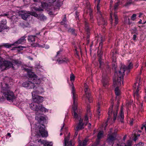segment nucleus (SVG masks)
Masks as SVG:
<instances>
[{
	"label": "nucleus",
	"instance_id": "1",
	"mask_svg": "<svg viewBox=\"0 0 146 146\" xmlns=\"http://www.w3.org/2000/svg\"><path fill=\"white\" fill-rule=\"evenodd\" d=\"M28 82H25L22 84V86L29 89H33L35 86V84H39L40 80L33 73L29 72V74Z\"/></svg>",
	"mask_w": 146,
	"mask_h": 146
},
{
	"label": "nucleus",
	"instance_id": "2",
	"mask_svg": "<svg viewBox=\"0 0 146 146\" xmlns=\"http://www.w3.org/2000/svg\"><path fill=\"white\" fill-rule=\"evenodd\" d=\"M133 66V64L132 62L129 63L127 66L125 65H122L120 68V69L118 72L116 71L115 72L114 76H118L117 79L118 85L120 84V80L122 79L125 75V72L126 71V73L128 74L129 73L130 70L132 69Z\"/></svg>",
	"mask_w": 146,
	"mask_h": 146
},
{
	"label": "nucleus",
	"instance_id": "3",
	"mask_svg": "<svg viewBox=\"0 0 146 146\" xmlns=\"http://www.w3.org/2000/svg\"><path fill=\"white\" fill-rule=\"evenodd\" d=\"M141 81L140 78L138 77L136 79V82L134 83V85L133 86L134 88L133 91V95L135 99H136L137 100H139L140 98L139 93L140 92H139L141 89Z\"/></svg>",
	"mask_w": 146,
	"mask_h": 146
},
{
	"label": "nucleus",
	"instance_id": "4",
	"mask_svg": "<svg viewBox=\"0 0 146 146\" xmlns=\"http://www.w3.org/2000/svg\"><path fill=\"white\" fill-rule=\"evenodd\" d=\"M74 111V117L76 121L78 120V123L76 124V126H75V130L79 131L84 128V126L85 123H83V119H82L81 116L80 115H78L77 113Z\"/></svg>",
	"mask_w": 146,
	"mask_h": 146
},
{
	"label": "nucleus",
	"instance_id": "5",
	"mask_svg": "<svg viewBox=\"0 0 146 146\" xmlns=\"http://www.w3.org/2000/svg\"><path fill=\"white\" fill-rule=\"evenodd\" d=\"M5 85V88L2 87L3 90L5 91L3 92V95L7 100L12 101L15 98L14 94L12 91L8 89V85L6 84Z\"/></svg>",
	"mask_w": 146,
	"mask_h": 146
},
{
	"label": "nucleus",
	"instance_id": "6",
	"mask_svg": "<svg viewBox=\"0 0 146 146\" xmlns=\"http://www.w3.org/2000/svg\"><path fill=\"white\" fill-rule=\"evenodd\" d=\"M30 108L34 111H41L48 112V110L42 106V105H36L35 103H33L30 104Z\"/></svg>",
	"mask_w": 146,
	"mask_h": 146
},
{
	"label": "nucleus",
	"instance_id": "7",
	"mask_svg": "<svg viewBox=\"0 0 146 146\" xmlns=\"http://www.w3.org/2000/svg\"><path fill=\"white\" fill-rule=\"evenodd\" d=\"M101 0H95V2L97 4V9H98V13L97 14L98 15L99 17V21L101 22L100 24L99 23V25L102 24L103 25H104L106 24V21L103 17L100 11H99L98 10V5L100 4Z\"/></svg>",
	"mask_w": 146,
	"mask_h": 146
},
{
	"label": "nucleus",
	"instance_id": "8",
	"mask_svg": "<svg viewBox=\"0 0 146 146\" xmlns=\"http://www.w3.org/2000/svg\"><path fill=\"white\" fill-rule=\"evenodd\" d=\"M2 58L1 57H0V69L4 68L3 67H4L5 69L6 68H9L11 67H12V63L10 61L5 60L3 63L2 62Z\"/></svg>",
	"mask_w": 146,
	"mask_h": 146
},
{
	"label": "nucleus",
	"instance_id": "9",
	"mask_svg": "<svg viewBox=\"0 0 146 146\" xmlns=\"http://www.w3.org/2000/svg\"><path fill=\"white\" fill-rule=\"evenodd\" d=\"M32 94L33 100L35 103L39 104L43 102V98L40 96L37 95L35 92H32Z\"/></svg>",
	"mask_w": 146,
	"mask_h": 146
},
{
	"label": "nucleus",
	"instance_id": "10",
	"mask_svg": "<svg viewBox=\"0 0 146 146\" xmlns=\"http://www.w3.org/2000/svg\"><path fill=\"white\" fill-rule=\"evenodd\" d=\"M118 78V76H115L113 79V86L115 87L117 86L115 89V91L116 95L118 96L120 94V91L119 88L118 87L121 85V82H120V84L119 85H118L117 79ZM121 80H120V81Z\"/></svg>",
	"mask_w": 146,
	"mask_h": 146
},
{
	"label": "nucleus",
	"instance_id": "11",
	"mask_svg": "<svg viewBox=\"0 0 146 146\" xmlns=\"http://www.w3.org/2000/svg\"><path fill=\"white\" fill-rule=\"evenodd\" d=\"M117 134L116 132H114L112 134H109L108 135L107 141L109 143H112L117 139Z\"/></svg>",
	"mask_w": 146,
	"mask_h": 146
},
{
	"label": "nucleus",
	"instance_id": "12",
	"mask_svg": "<svg viewBox=\"0 0 146 146\" xmlns=\"http://www.w3.org/2000/svg\"><path fill=\"white\" fill-rule=\"evenodd\" d=\"M45 126L42 124L39 128V131L41 136L42 137H46L48 135L47 131L45 130Z\"/></svg>",
	"mask_w": 146,
	"mask_h": 146
},
{
	"label": "nucleus",
	"instance_id": "13",
	"mask_svg": "<svg viewBox=\"0 0 146 146\" xmlns=\"http://www.w3.org/2000/svg\"><path fill=\"white\" fill-rule=\"evenodd\" d=\"M84 85V91L86 94V98L88 100L90 103H91L92 101V98L91 96L87 84L85 83Z\"/></svg>",
	"mask_w": 146,
	"mask_h": 146
},
{
	"label": "nucleus",
	"instance_id": "14",
	"mask_svg": "<svg viewBox=\"0 0 146 146\" xmlns=\"http://www.w3.org/2000/svg\"><path fill=\"white\" fill-rule=\"evenodd\" d=\"M36 119L40 123H43L44 122H46V118L44 116L39 114L38 112H36Z\"/></svg>",
	"mask_w": 146,
	"mask_h": 146
},
{
	"label": "nucleus",
	"instance_id": "15",
	"mask_svg": "<svg viewBox=\"0 0 146 146\" xmlns=\"http://www.w3.org/2000/svg\"><path fill=\"white\" fill-rule=\"evenodd\" d=\"M72 94L73 98V110L76 109V107L75 103V101L76 100L77 97V95L76 94V92L75 88L73 84H72Z\"/></svg>",
	"mask_w": 146,
	"mask_h": 146
},
{
	"label": "nucleus",
	"instance_id": "16",
	"mask_svg": "<svg viewBox=\"0 0 146 146\" xmlns=\"http://www.w3.org/2000/svg\"><path fill=\"white\" fill-rule=\"evenodd\" d=\"M6 21L5 20H3L0 22V32L2 31L5 29H7V27L6 26Z\"/></svg>",
	"mask_w": 146,
	"mask_h": 146
},
{
	"label": "nucleus",
	"instance_id": "17",
	"mask_svg": "<svg viewBox=\"0 0 146 146\" xmlns=\"http://www.w3.org/2000/svg\"><path fill=\"white\" fill-rule=\"evenodd\" d=\"M58 58L57 60V61L59 64L63 63L64 62L67 63L69 61V59L64 57H58Z\"/></svg>",
	"mask_w": 146,
	"mask_h": 146
},
{
	"label": "nucleus",
	"instance_id": "18",
	"mask_svg": "<svg viewBox=\"0 0 146 146\" xmlns=\"http://www.w3.org/2000/svg\"><path fill=\"white\" fill-rule=\"evenodd\" d=\"M109 78L107 76L103 75L102 76V82L105 87L108 84Z\"/></svg>",
	"mask_w": 146,
	"mask_h": 146
},
{
	"label": "nucleus",
	"instance_id": "19",
	"mask_svg": "<svg viewBox=\"0 0 146 146\" xmlns=\"http://www.w3.org/2000/svg\"><path fill=\"white\" fill-rule=\"evenodd\" d=\"M26 38V36H24L21 37L17 41H16L14 43H15V45H16V44H22L25 43L26 41V40L25 39Z\"/></svg>",
	"mask_w": 146,
	"mask_h": 146
},
{
	"label": "nucleus",
	"instance_id": "20",
	"mask_svg": "<svg viewBox=\"0 0 146 146\" xmlns=\"http://www.w3.org/2000/svg\"><path fill=\"white\" fill-rule=\"evenodd\" d=\"M84 24L85 26V29L88 35L87 36V38H89V35L90 32V28L89 27V24L87 21H85L84 22Z\"/></svg>",
	"mask_w": 146,
	"mask_h": 146
},
{
	"label": "nucleus",
	"instance_id": "21",
	"mask_svg": "<svg viewBox=\"0 0 146 146\" xmlns=\"http://www.w3.org/2000/svg\"><path fill=\"white\" fill-rule=\"evenodd\" d=\"M118 120L122 123L124 122V113L122 110L120 111V113L118 117Z\"/></svg>",
	"mask_w": 146,
	"mask_h": 146
},
{
	"label": "nucleus",
	"instance_id": "22",
	"mask_svg": "<svg viewBox=\"0 0 146 146\" xmlns=\"http://www.w3.org/2000/svg\"><path fill=\"white\" fill-rule=\"evenodd\" d=\"M35 36L30 35L28 36V40L29 42L32 44H33L35 40Z\"/></svg>",
	"mask_w": 146,
	"mask_h": 146
},
{
	"label": "nucleus",
	"instance_id": "23",
	"mask_svg": "<svg viewBox=\"0 0 146 146\" xmlns=\"http://www.w3.org/2000/svg\"><path fill=\"white\" fill-rule=\"evenodd\" d=\"M11 63H12V68H13V65H20L21 64V62L19 60H12Z\"/></svg>",
	"mask_w": 146,
	"mask_h": 146
},
{
	"label": "nucleus",
	"instance_id": "24",
	"mask_svg": "<svg viewBox=\"0 0 146 146\" xmlns=\"http://www.w3.org/2000/svg\"><path fill=\"white\" fill-rule=\"evenodd\" d=\"M113 107V105H111L110 107L109 108L108 111V119H110L112 115L113 112L112 109Z\"/></svg>",
	"mask_w": 146,
	"mask_h": 146
},
{
	"label": "nucleus",
	"instance_id": "25",
	"mask_svg": "<svg viewBox=\"0 0 146 146\" xmlns=\"http://www.w3.org/2000/svg\"><path fill=\"white\" fill-rule=\"evenodd\" d=\"M20 15H21L22 19L24 20H26L27 18L30 16V14L27 13H25L22 14H20Z\"/></svg>",
	"mask_w": 146,
	"mask_h": 146
},
{
	"label": "nucleus",
	"instance_id": "26",
	"mask_svg": "<svg viewBox=\"0 0 146 146\" xmlns=\"http://www.w3.org/2000/svg\"><path fill=\"white\" fill-rule=\"evenodd\" d=\"M64 17L62 19V21L60 22V24L61 25H64V27L66 28L67 27V25L66 24V15H64Z\"/></svg>",
	"mask_w": 146,
	"mask_h": 146
},
{
	"label": "nucleus",
	"instance_id": "27",
	"mask_svg": "<svg viewBox=\"0 0 146 146\" xmlns=\"http://www.w3.org/2000/svg\"><path fill=\"white\" fill-rule=\"evenodd\" d=\"M13 11H11L6 13H3L2 14V15L3 16H7L8 18H10L11 15L13 14Z\"/></svg>",
	"mask_w": 146,
	"mask_h": 146
},
{
	"label": "nucleus",
	"instance_id": "28",
	"mask_svg": "<svg viewBox=\"0 0 146 146\" xmlns=\"http://www.w3.org/2000/svg\"><path fill=\"white\" fill-rule=\"evenodd\" d=\"M33 92H35L36 94H40L44 92L43 89L42 87H40L38 88V90L36 91H33Z\"/></svg>",
	"mask_w": 146,
	"mask_h": 146
},
{
	"label": "nucleus",
	"instance_id": "29",
	"mask_svg": "<svg viewBox=\"0 0 146 146\" xmlns=\"http://www.w3.org/2000/svg\"><path fill=\"white\" fill-rule=\"evenodd\" d=\"M38 19L41 21L46 20V17L43 14H39Z\"/></svg>",
	"mask_w": 146,
	"mask_h": 146
},
{
	"label": "nucleus",
	"instance_id": "30",
	"mask_svg": "<svg viewBox=\"0 0 146 146\" xmlns=\"http://www.w3.org/2000/svg\"><path fill=\"white\" fill-rule=\"evenodd\" d=\"M15 45V43H14L13 44H10L9 43H3L1 46V48L2 46H4L6 48H8L11 47L12 46Z\"/></svg>",
	"mask_w": 146,
	"mask_h": 146
},
{
	"label": "nucleus",
	"instance_id": "31",
	"mask_svg": "<svg viewBox=\"0 0 146 146\" xmlns=\"http://www.w3.org/2000/svg\"><path fill=\"white\" fill-rule=\"evenodd\" d=\"M118 106L115 107V111L113 112V120L115 121L117 117V113L118 111Z\"/></svg>",
	"mask_w": 146,
	"mask_h": 146
},
{
	"label": "nucleus",
	"instance_id": "32",
	"mask_svg": "<svg viewBox=\"0 0 146 146\" xmlns=\"http://www.w3.org/2000/svg\"><path fill=\"white\" fill-rule=\"evenodd\" d=\"M104 132L103 131H100L98 132L97 135V138L98 139H101L103 137Z\"/></svg>",
	"mask_w": 146,
	"mask_h": 146
},
{
	"label": "nucleus",
	"instance_id": "33",
	"mask_svg": "<svg viewBox=\"0 0 146 146\" xmlns=\"http://www.w3.org/2000/svg\"><path fill=\"white\" fill-rule=\"evenodd\" d=\"M133 3V0H127L126 3L124 5L125 7H128Z\"/></svg>",
	"mask_w": 146,
	"mask_h": 146
},
{
	"label": "nucleus",
	"instance_id": "34",
	"mask_svg": "<svg viewBox=\"0 0 146 146\" xmlns=\"http://www.w3.org/2000/svg\"><path fill=\"white\" fill-rule=\"evenodd\" d=\"M68 31L74 35L76 36V33L75 31L73 29L70 28L68 29Z\"/></svg>",
	"mask_w": 146,
	"mask_h": 146
},
{
	"label": "nucleus",
	"instance_id": "35",
	"mask_svg": "<svg viewBox=\"0 0 146 146\" xmlns=\"http://www.w3.org/2000/svg\"><path fill=\"white\" fill-rule=\"evenodd\" d=\"M87 141L84 140L82 142L80 141L79 142V146H85L87 143Z\"/></svg>",
	"mask_w": 146,
	"mask_h": 146
},
{
	"label": "nucleus",
	"instance_id": "36",
	"mask_svg": "<svg viewBox=\"0 0 146 146\" xmlns=\"http://www.w3.org/2000/svg\"><path fill=\"white\" fill-rule=\"evenodd\" d=\"M114 17L115 18V25H116L118 22V17L116 13H114Z\"/></svg>",
	"mask_w": 146,
	"mask_h": 146
},
{
	"label": "nucleus",
	"instance_id": "37",
	"mask_svg": "<svg viewBox=\"0 0 146 146\" xmlns=\"http://www.w3.org/2000/svg\"><path fill=\"white\" fill-rule=\"evenodd\" d=\"M69 138L67 137H66L64 138V146H66L67 144H68V143H69Z\"/></svg>",
	"mask_w": 146,
	"mask_h": 146
},
{
	"label": "nucleus",
	"instance_id": "38",
	"mask_svg": "<svg viewBox=\"0 0 146 146\" xmlns=\"http://www.w3.org/2000/svg\"><path fill=\"white\" fill-rule=\"evenodd\" d=\"M70 80L71 82L74 81L75 80V76L72 73H71L70 75Z\"/></svg>",
	"mask_w": 146,
	"mask_h": 146
},
{
	"label": "nucleus",
	"instance_id": "39",
	"mask_svg": "<svg viewBox=\"0 0 146 146\" xmlns=\"http://www.w3.org/2000/svg\"><path fill=\"white\" fill-rule=\"evenodd\" d=\"M13 13L12 14H12V15H11V16H10V18H9L10 19H12L13 21H14V20H15V18H16V16L15 15H14L15 14V12H13Z\"/></svg>",
	"mask_w": 146,
	"mask_h": 146
},
{
	"label": "nucleus",
	"instance_id": "40",
	"mask_svg": "<svg viewBox=\"0 0 146 146\" xmlns=\"http://www.w3.org/2000/svg\"><path fill=\"white\" fill-rule=\"evenodd\" d=\"M88 117L87 115H86L85 116L84 118V120L86 121V122L84 123H85V125H87L88 123Z\"/></svg>",
	"mask_w": 146,
	"mask_h": 146
},
{
	"label": "nucleus",
	"instance_id": "41",
	"mask_svg": "<svg viewBox=\"0 0 146 146\" xmlns=\"http://www.w3.org/2000/svg\"><path fill=\"white\" fill-rule=\"evenodd\" d=\"M120 1H119L118 0L117 2L115 3V4L114 6V9H117L118 6L119 5V3Z\"/></svg>",
	"mask_w": 146,
	"mask_h": 146
},
{
	"label": "nucleus",
	"instance_id": "42",
	"mask_svg": "<svg viewBox=\"0 0 146 146\" xmlns=\"http://www.w3.org/2000/svg\"><path fill=\"white\" fill-rule=\"evenodd\" d=\"M144 144V143L140 142L137 144H135L134 146H143Z\"/></svg>",
	"mask_w": 146,
	"mask_h": 146
},
{
	"label": "nucleus",
	"instance_id": "43",
	"mask_svg": "<svg viewBox=\"0 0 146 146\" xmlns=\"http://www.w3.org/2000/svg\"><path fill=\"white\" fill-rule=\"evenodd\" d=\"M111 68L109 66H107L106 67V72L108 73H109L111 71Z\"/></svg>",
	"mask_w": 146,
	"mask_h": 146
},
{
	"label": "nucleus",
	"instance_id": "44",
	"mask_svg": "<svg viewBox=\"0 0 146 146\" xmlns=\"http://www.w3.org/2000/svg\"><path fill=\"white\" fill-rule=\"evenodd\" d=\"M42 143L44 144H46L47 146H52L51 143H50L48 142L46 143V141L44 140L42 141Z\"/></svg>",
	"mask_w": 146,
	"mask_h": 146
},
{
	"label": "nucleus",
	"instance_id": "45",
	"mask_svg": "<svg viewBox=\"0 0 146 146\" xmlns=\"http://www.w3.org/2000/svg\"><path fill=\"white\" fill-rule=\"evenodd\" d=\"M98 56L99 57V63H100V68H101V66L102 64V62H101V57H102L101 54H98Z\"/></svg>",
	"mask_w": 146,
	"mask_h": 146
},
{
	"label": "nucleus",
	"instance_id": "46",
	"mask_svg": "<svg viewBox=\"0 0 146 146\" xmlns=\"http://www.w3.org/2000/svg\"><path fill=\"white\" fill-rule=\"evenodd\" d=\"M100 109L99 107H98V108L97 110V113H98V117L99 118L100 116Z\"/></svg>",
	"mask_w": 146,
	"mask_h": 146
},
{
	"label": "nucleus",
	"instance_id": "47",
	"mask_svg": "<svg viewBox=\"0 0 146 146\" xmlns=\"http://www.w3.org/2000/svg\"><path fill=\"white\" fill-rule=\"evenodd\" d=\"M136 14H133L131 17V19L133 21H135L136 18Z\"/></svg>",
	"mask_w": 146,
	"mask_h": 146
},
{
	"label": "nucleus",
	"instance_id": "48",
	"mask_svg": "<svg viewBox=\"0 0 146 146\" xmlns=\"http://www.w3.org/2000/svg\"><path fill=\"white\" fill-rule=\"evenodd\" d=\"M112 66L113 69L115 70L117 67V63L116 62L113 63Z\"/></svg>",
	"mask_w": 146,
	"mask_h": 146
},
{
	"label": "nucleus",
	"instance_id": "49",
	"mask_svg": "<svg viewBox=\"0 0 146 146\" xmlns=\"http://www.w3.org/2000/svg\"><path fill=\"white\" fill-rule=\"evenodd\" d=\"M132 142L130 140H128L126 144V146H131Z\"/></svg>",
	"mask_w": 146,
	"mask_h": 146
},
{
	"label": "nucleus",
	"instance_id": "50",
	"mask_svg": "<svg viewBox=\"0 0 146 146\" xmlns=\"http://www.w3.org/2000/svg\"><path fill=\"white\" fill-rule=\"evenodd\" d=\"M79 13L77 11L75 12V17L76 20H79Z\"/></svg>",
	"mask_w": 146,
	"mask_h": 146
},
{
	"label": "nucleus",
	"instance_id": "51",
	"mask_svg": "<svg viewBox=\"0 0 146 146\" xmlns=\"http://www.w3.org/2000/svg\"><path fill=\"white\" fill-rule=\"evenodd\" d=\"M31 15L34 17H37V18L38 17L39 15L37 14V13L35 12H31Z\"/></svg>",
	"mask_w": 146,
	"mask_h": 146
},
{
	"label": "nucleus",
	"instance_id": "52",
	"mask_svg": "<svg viewBox=\"0 0 146 146\" xmlns=\"http://www.w3.org/2000/svg\"><path fill=\"white\" fill-rule=\"evenodd\" d=\"M62 52V50H60L57 52V54L56 55V57L57 58L58 57L60 56V55L61 54V53Z\"/></svg>",
	"mask_w": 146,
	"mask_h": 146
},
{
	"label": "nucleus",
	"instance_id": "53",
	"mask_svg": "<svg viewBox=\"0 0 146 146\" xmlns=\"http://www.w3.org/2000/svg\"><path fill=\"white\" fill-rule=\"evenodd\" d=\"M25 48V47L24 46H15V48H19V49H21L23 48Z\"/></svg>",
	"mask_w": 146,
	"mask_h": 146
},
{
	"label": "nucleus",
	"instance_id": "54",
	"mask_svg": "<svg viewBox=\"0 0 146 146\" xmlns=\"http://www.w3.org/2000/svg\"><path fill=\"white\" fill-rule=\"evenodd\" d=\"M100 139H98L97 138V139H96V145H98L100 142Z\"/></svg>",
	"mask_w": 146,
	"mask_h": 146
},
{
	"label": "nucleus",
	"instance_id": "55",
	"mask_svg": "<svg viewBox=\"0 0 146 146\" xmlns=\"http://www.w3.org/2000/svg\"><path fill=\"white\" fill-rule=\"evenodd\" d=\"M102 42H103V41H102V39H101V42H100V43H99V47H100V48H102Z\"/></svg>",
	"mask_w": 146,
	"mask_h": 146
},
{
	"label": "nucleus",
	"instance_id": "56",
	"mask_svg": "<svg viewBox=\"0 0 146 146\" xmlns=\"http://www.w3.org/2000/svg\"><path fill=\"white\" fill-rule=\"evenodd\" d=\"M116 61V59L115 57L114 56L112 58V62L113 63L115 62Z\"/></svg>",
	"mask_w": 146,
	"mask_h": 146
},
{
	"label": "nucleus",
	"instance_id": "57",
	"mask_svg": "<svg viewBox=\"0 0 146 146\" xmlns=\"http://www.w3.org/2000/svg\"><path fill=\"white\" fill-rule=\"evenodd\" d=\"M66 146H73L71 141H70L69 143L67 144Z\"/></svg>",
	"mask_w": 146,
	"mask_h": 146
},
{
	"label": "nucleus",
	"instance_id": "58",
	"mask_svg": "<svg viewBox=\"0 0 146 146\" xmlns=\"http://www.w3.org/2000/svg\"><path fill=\"white\" fill-rule=\"evenodd\" d=\"M133 121L134 120L133 119H131L130 121V123L131 125H132L133 124Z\"/></svg>",
	"mask_w": 146,
	"mask_h": 146
},
{
	"label": "nucleus",
	"instance_id": "59",
	"mask_svg": "<svg viewBox=\"0 0 146 146\" xmlns=\"http://www.w3.org/2000/svg\"><path fill=\"white\" fill-rule=\"evenodd\" d=\"M76 132L75 133V134L74 135V137H76L77 136V135L78 133V131H77L76 130Z\"/></svg>",
	"mask_w": 146,
	"mask_h": 146
},
{
	"label": "nucleus",
	"instance_id": "60",
	"mask_svg": "<svg viewBox=\"0 0 146 146\" xmlns=\"http://www.w3.org/2000/svg\"><path fill=\"white\" fill-rule=\"evenodd\" d=\"M137 139L138 138L136 136H135L133 138V140L135 141L137 140Z\"/></svg>",
	"mask_w": 146,
	"mask_h": 146
},
{
	"label": "nucleus",
	"instance_id": "61",
	"mask_svg": "<svg viewBox=\"0 0 146 146\" xmlns=\"http://www.w3.org/2000/svg\"><path fill=\"white\" fill-rule=\"evenodd\" d=\"M137 37V36L135 35H134L133 36V39L134 40H135L136 39V38Z\"/></svg>",
	"mask_w": 146,
	"mask_h": 146
},
{
	"label": "nucleus",
	"instance_id": "62",
	"mask_svg": "<svg viewBox=\"0 0 146 146\" xmlns=\"http://www.w3.org/2000/svg\"><path fill=\"white\" fill-rule=\"evenodd\" d=\"M145 95L144 96V99H146V88H145Z\"/></svg>",
	"mask_w": 146,
	"mask_h": 146
},
{
	"label": "nucleus",
	"instance_id": "63",
	"mask_svg": "<svg viewBox=\"0 0 146 146\" xmlns=\"http://www.w3.org/2000/svg\"><path fill=\"white\" fill-rule=\"evenodd\" d=\"M35 10L36 11H40L41 10H42V9H39L38 8H36L35 9Z\"/></svg>",
	"mask_w": 146,
	"mask_h": 146
},
{
	"label": "nucleus",
	"instance_id": "64",
	"mask_svg": "<svg viewBox=\"0 0 146 146\" xmlns=\"http://www.w3.org/2000/svg\"><path fill=\"white\" fill-rule=\"evenodd\" d=\"M119 145L118 144H114V143H113L112 144V146H119Z\"/></svg>",
	"mask_w": 146,
	"mask_h": 146
}]
</instances>
